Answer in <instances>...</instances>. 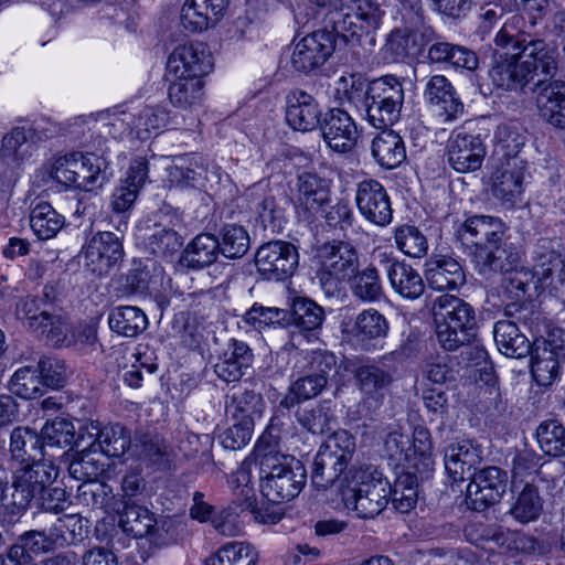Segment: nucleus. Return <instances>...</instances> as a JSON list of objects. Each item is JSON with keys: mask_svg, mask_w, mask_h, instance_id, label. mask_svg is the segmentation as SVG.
<instances>
[{"mask_svg": "<svg viewBox=\"0 0 565 565\" xmlns=\"http://www.w3.org/2000/svg\"><path fill=\"white\" fill-rule=\"evenodd\" d=\"M495 44L511 47L510 56H501L489 71L494 86L507 90H522L527 84L540 81H554L557 73L555 51L543 39H532L525 34H513L504 23L495 36Z\"/></svg>", "mask_w": 565, "mask_h": 565, "instance_id": "obj_1", "label": "nucleus"}, {"mask_svg": "<svg viewBox=\"0 0 565 565\" xmlns=\"http://www.w3.org/2000/svg\"><path fill=\"white\" fill-rule=\"evenodd\" d=\"M349 102L361 103L367 122L376 129L393 126L401 117L404 104V87L402 82L387 75L364 85L351 76V87L345 89Z\"/></svg>", "mask_w": 565, "mask_h": 565, "instance_id": "obj_2", "label": "nucleus"}, {"mask_svg": "<svg viewBox=\"0 0 565 565\" xmlns=\"http://www.w3.org/2000/svg\"><path fill=\"white\" fill-rule=\"evenodd\" d=\"M390 494L388 480L372 465L352 466L341 481L342 501L362 519L379 515L386 508Z\"/></svg>", "mask_w": 565, "mask_h": 565, "instance_id": "obj_3", "label": "nucleus"}, {"mask_svg": "<svg viewBox=\"0 0 565 565\" xmlns=\"http://www.w3.org/2000/svg\"><path fill=\"white\" fill-rule=\"evenodd\" d=\"M433 318L438 343L447 351L471 344L477 337L473 307L452 295H443L433 303Z\"/></svg>", "mask_w": 565, "mask_h": 565, "instance_id": "obj_4", "label": "nucleus"}, {"mask_svg": "<svg viewBox=\"0 0 565 565\" xmlns=\"http://www.w3.org/2000/svg\"><path fill=\"white\" fill-rule=\"evenodd\" d=\"M260 491L273 503L297 497L306 482L303 465L291 456L258 448Z\"/></svg>", "mask_w": 565, "mask_h": 565, "instance_id": "obj_5", "label": "nucleus"}, {"mask_svg": "<svg viewBox=\"0 0 565 565\" xmlns=\"http://www.w3.org/2000/svg\"><path fill=\"white\" fill-rule=\"evenodd\" d=\"M458 235L462 242L476 247L473 257L480 273L504 269L505 250L500 246L503 231L499 218L475 215L459 227Z\"/></svg>", "mask_w": 565, "mask_h": 565, "instance_id": "obj_6", "label": "nucleus"}, {"mask_svg": "<svg viewBox=\"0 0 565 565\" xmlns=\"http://www.w3.org/2000/svg\"><path fill=\"white\" fill-rule=\"evenodd\" d=\"M58 468L51 461L40 457L35 461L15 471L13 478V493L11 503L6 504V511L17 521L29 508L31 501L45 493L47 488L56 480Z\"/></svg>", "mask_w": 565, "mask_h": 565, "instance_id": "obj_7", "label": "nucleus"}, {"mask_svg": "<svg viewBox=\"0 0 565 565\" xmlns=\"http://www.w3.org/2000/svg\"><path fill=\"white\" fill-rule=\"evenodd\" d=\"M383 14L377 0H342L328 13V23L334 36L348 40L376 30Z\"/></svg>", "mask_w": 565, "mask_h": 565, "instance_id": "obj_8", "label": "nucleus"}, {"mask_svg": "<svg viewBox=\"0 0 565 565\" xmlns=\"http://www.w3.org/2000/svg\"><path fill=\"white\" fill-rule=\"evenodd\" d=\"M255 264L264 279L282 281L296 271L299 264L298 250L289 242L271 241L257 249Z\"/></svg>", "mask_w": 565, "mask_h": 565, "instance_id": "obj_9", "label": "nucleus"}, {"mask_svg": "<svg viewBox=\"0 0 565 565\" xmlns=\"http://www.w3.org/2000/svg\"><path fill=\"white\" fill-rule=\"evenodd\" d=\"M446 151L449 164L461 173L480 169L487 153L480 135L466 127L457 128L450 134Z\"/></svg>", "mask_w": 565, "mask_h": 565, "instance_id": "obj_10", "label": "nucleus"}, {"mask_svg": "<svg viewBox=\"0 0 565 565\" xmlns=\"http://www.w3.org/2000/svg\"><path fill=\"white\" fill-rule=\"evenodd\" d=\"M466 491V503L475 511H483L500 501L507 490V472L499 467H487L477 471Z\"/></svg>", "mask_w": 565, "mask_h": 565, "instance_id": "obj_11", "label": "nucleus"}, {"mask_svg": "<svg viewBox=\"0 0 565 565\" xmlns=\"http://www.w3.org/2000/svg\"><path fill=\"white\" fill-rule=\"evenodd\" d=\"M335 49V39L328 30L315 31L299 40L292 50L290 62L296 72L310 73L323 65Z\"/></svg>", "mask_w": 565, "mask_h": 565, "instance_id": "obj_12", "label": "nucleus"}, {"mask_svg": "<svg viewBox=\"0 0 565 565\" xmlns=\"http://www.w3.org/2000/svg\"><path fill=\"white\" fill-rule=\"evenodd\" d=\"M373 259L385 270L394 291L406 299H417L425 290L419 273L405 262H401L387 252L376 248Z\"/></svg>", "mask_w": 565, "mask_h": 565, "instance_id": "obj_13", "label": "nucleus"}, {"mask_svg": "<svg viewBox=\"0 0 565 565\" xmlns=\"http://www.w3.org/2000/svg\"><path fill=\"white\" fill-rule=\"evenodd\" d=\"M169 74L174 77L200 78L213 68L211 52L202 42H190L179 45L170 54L167 63Z\"/></svg>", "mask_w": 565, "mask_h": 565, "instance_id": "obj_14", "label": "nucleus"}, {"mask_svg": "<svg viewBox=\"0 0 565 565\" xmlns=\"http://www.w3.org/2000/svg\"><path fill=\"white\" fill-rule=\"evenodd\" d=\"M532 92L539 116L554 128L565 130V81H540Z\"/></svg>", "mask_w": 565, "mask_h": 565, "instance_id": "obj_15", "label": "nucleus"}, {"mask_svg": "<svg viewBox=\"0 0 565 565\" xmlns=\"http://www.w3.org/2000/svg\"><path fill=\"white\" fill-rule=\"evenodd\" d=\"M124 257L120 238L111 232H100L93 236L85 252V266L95 275L107 274Z\"/></svg>", "mask_w": 565, "mask_h": 565, "instance_id": "obj_16", "label": "nucleus"}, {"mask_svg": "<svg viewBox=\"0 0 565 565\" xmlns=\"http://www.w3.org/2000/svg\"><path fill=\"white\" fill-rule=\"evenodd\" d=\"M355 201L360 213L369 222L385 226L391 223L393 210L384 186L376 180H364L358 184Z\"/></svg>", "mask_w": 565, "mask_h": 565, "instance_id": "obj_17", "label": "nucleus"}, {"mask_svg": "<svg viewBox=\"0 0 565 565\" xmlns=\"http://www.w3.org/2000/svg\"><path fill=\"white\" fill-rule=\"evenodd\" d=\"M323 141L337 152L345 153L356 145L359 131L353 118L341 108L330 109L320 124Z\"/></svg>", "mask_w": 565, "mask_h": 565, "instance_id": "obj_18", "label": "nucleus"}, {"mask_svg": "<svg viewBox=\"0 0 565 565\" xmlns=\"http://www.w3.org/2000/svg\"><path fill=\"white\" fill-rule=\"evenodd\" d=\"M321 108L317 99L302 89H294L286 96V120L298 131H312L320 127Z\"/></svg>", "mask_w": 565, "mask_h": 565, "instance_id": "obj_19", "label": "nucleus"}, {"mask_svg": "<svg viewBox=\"0 0 565 565\" xmlns=\"http://www.w3.org/2000/svg\"><path fill=\"white\" fill-rule=\"evenodd\" d=\"M318 258L329 273L350 280L360 267L358 250L349 242L334 239L324 243L318 249Z\"/></svg>", "mask_w": 565, "mask_h": 565, "instance_id": "obj_20", "label": "nucleus"}, {"mask_svg": "<svg viewBox=\"0 0 565 565\" xmlns=\"http://www.w3.org/2000/svg\"><path fill=\"white\" fill-rule=\"evenodd\" d=\"M227 6L228 0H186L180 13L181 24L189 32H202L220 22Z\"/></svg>", "mask_w": 565, "mask_h": 565, "instance_id": "obj_21", "label": "nucleus"}, {"mask_svg": "<svg viewBox=\"0 0 565 565\" xmlns=\"http://www.w3.org/2000/svg\"><path fill=\"white\" fill-rule=\"evenodd\" d=\"M481 458L480 448L470 440L450 444L444 455L446 472L455 482L469 480L477 472Z\"/></svg>", "mask_w": 565, "mask_h": 565, "instance_id": "obj_22", "label": "nucleus"}, {"mask_svg": "<svg viewBox=\"0 0 565 565\" xmlns=\"http://www.w3.org/2000/svg\"><path fill=\"white\" fill-rule=\"evenodd\" d=\"M423 96L430 106L438 108L446 121L454 120L463 110V104L454 85L445 75L429 76L425 82Z\"/></svg>", "mask_w": 565, "mask_h": 565, "instance_id": "obj_23", "label": "nucleus"}, {"mask_svg": "<svg viewBox=\"0 0 565 565\" xmlns=\"http://www.w3.org/2000/svg\"><path fill=\"white\" fill-rule=\"evenodd\" d=\"M254 361L249 345L243 341L231 340L218 355L213 369L216 376L225 383L239 381Z\"/></svg>", "mask_w": 565, "mask_h": 565, "instance_id": "obj_24", "label": "nucleus"}, {"mask_svg": "<svg viewBox=\"0 0 565 565\" xmlns=\"http://www.w3.org/2000/svg\"><path fill=\"white\" fill-rule=\"evenodd\" d=\"M395 356L392 352L385 355L377 363H364L358 365L353 370V375L360 391L365 398L380 402L384 396L386 390L393 382V375L384 369V361L391 360Z\"/></svg>", "mask_w": 565, "mask_h": 565, "instance_id": "obj_25", "label": "nucleus"}, {"mask_svg": "<svg viewBox=\"0 0 565 565\" xmlns=\"http://www.w3.org/2000/svg\"><path fill=\"white\" fill-rule=\"evenodd\" d=\"M148 177V162L138 158L130 163L125 180L115 189L111 196L113 210L117 213H125L136 201L140 189L145 185Z\"/></svg>", "mask_w": 565, "mask_h": 565, "instance_id": "obj_26", "label": "nucleus"}, {"mask_svg": "<svg viewBox=\"0 0 565 565\" xmlns=\"http://www.w3.org/2000/svg\"><path fill=\"white\" fill-rule=\"evenodd\" d=\"M525 161L501 163L493 174L492 193L503 203L514 204L522 193Z\"/></svg>", "mask_w": 565, "mask_h": 565, "instance_id": "obj_27", "label": "nucleus"}, {"mask_svg": "<svg viewBox=\"0 0 565 565\" xmlns=\"http://www.w3.org/2000/svg\"><path fill=\"white\" fill-rule=\"evenodd\" d=\"M493 337L498 350L508 358H525L533 348V343L521 332L515 320L497 321Z\"/></svg>", "mask_w": 565, "mask_h": 565, "instance_id": "obj_28", "label": "nucleus"}, {"mask_svg": "<svg viewBox=\"0 0 565 565\" xmlns=\"http://www.w3.org/2000/svg\"><path fill=\"white\" fill-rule=\"evenodd\" d=\"M426 279L435 290H452L466 282L460 263L455 258L445 256L427 263Z\"/></svg>", "mask_w": 565, "mask_h": 565, "instance_id": "obj_29", "label": "nucleus"}, {"mask_svg": "<svg viewBox=\"0 0 565 565\" xmlns=\"http://www.w3.org/2000/svg\"><path fill=\"white\" fill-rule=\"evenodd\" d=\"M371 150L376 162L386 169H394L406 159L402 137L388 128L374 137Z\"/></svg>", "mask_w": 565, "mask_h": 565, "instance_id": "obj_30", "label": "nucleus"}, {"mask_svg": "<svg viewBox=\"0 0 565 565\" xmlns=\"http://www.w3.org/2000/svg\"><path fill=\"white\" fill-rule=\"evenodd\" d=\"M298 203L308 213L316 214L329 202L326 180L312 172H302L297 180Z\"/></svg>", "mask_w": 565, "mask_h": 565, "instance_id": "obj_31", "label": "nucleus"}, {"mask_svg": "<svg viewBox=\"0 0 565 565\" xmlns=\"http://www.w3.org/2000/svg\"><path fill=\"white\" fill-rule=\"evenodd\" d=\"M9 451L12 460L22 465L49 455L42 447L40 435L28 427H15L11 431Z\"/></svg>", "mask_w": 565, "mask_h": 565, "instance_id": "obj_32", "label": "nucleus"}, {"mask_svg": "<svg viewBox=\"0 0 565 565\" xmlns=\"http://www.w3.org/2000/svg\"><path fill=\"white\" fill-rule=\"evenodd\" d=\"M107 164L103 156L77 153L75 169L78 177H76L75 188L85 191L100 189L108 179L106 174Z\"/></svg>", "mask_w": 565, "mask_h": 565, "instance_id": "obj_33", "label": "nucleus"}, {"mask_svg": "<svg viewBox=\"0 0 565 565\" xmlns=\"http://www.w3.org/2000/svg\"><path fill=\"white\" fill-rule=\"evenodd\" d=\"M533 275L542 285L557 288L565 284V260L557 252L541 246L534 256Z\"/></svg>", "mask_w": 565, "mask_h": 565, "instance_id": "obj_34", "label": "nucleus"}, {"mask_svg": "<svg viewBox=\"0 0 565 565\" xmlns=\"http://www.w3.org/2000/svg\"><path fill=\"white\" fill-rule=\"evenodd\" d=\"M53 288L45 287L42 296H26L21 298L15 306V315L18 319L26 322L32 331H39L42 323L49 319L53 311L50 294Z\"/></svg>", "mask_w": 565, "mask_h": 565, "instance_id": "obj_35", "label": "nucleus"}, {"mask_svg": "<svg viewBox=\"0 0 565 565\" xmlns=\"http://www.w3.org/2000/svg\"><path fill=\"white\" fill-rule=\"evenodd\" d=\"M531 373L541 386H551L559 379L562 362L551 354L536 339L531 349Z\"/></svg>", "mask_w": 565, "mask_h": 565, "instance_id": "obj_36", "label": "nucleus"}, {"mask_svg": "<svg viewBox=\"0 0 565 565\" xmlns=\"http://www.w3.org/2000/svg\"><path fill=\"white\" fill-rule=\"evenodd\" d=\"M332 455L318 450L311 471V481L317 489H328L338 482V488H341V481L348 472L344 463L339 458L331 457Z\"/></svg>", "mask_w": 565, "mask_h": 565, "instance_id": "obj_37", "label": "nucleus"}, {"mask_svg": "<svg viewBox=\"0 0 565 565\" xmlns=\"http://www.w3.org/2000/svg\"><path fill=\"white\" fill-rule=\"evenodd\" d=\"M110 329L124 337L134 338L148 327L145 312L134 306H120L111 310L108 317Z\"/></svg>", "mask_w": 565, "mask_h": 565, "instance_id": "obj_38", "label": "nucleus"}, {"mask_svg": "<svg viewBox=\"0 0 565 565\" xmlns=\"http://www.w3.org/2000/svg\"><path fill=\"white\" fill-rule=\"evenodd\" d=\"M265 407L262 394L254 388H244L234 392L226 403V412L234 420L255 422L260 417Z\"/></svg>", "mask_w": 565, "mask_h": 565, "instance_id": "obj_39", "label": "nucleus"}, {"mask_svg": "<svg viewBox=\"0 0 565 565\" xmlns=\"http://www.w3.org/2000/svg\"><path fill=\"white\" fill-rule=\"evenodd\" d=\"M220 250V241L212 234H200L186 246L183 263L193 269L203 268L213 264Z\"/></svg>", "mask_w": 565, "mask_h": 565, "instance_id": "obj_40", "label": "nucleus"}, {"mask_svg": "<svg viewBox=\"0 0 565 565\" xmlns=\"http://www.w3.org/2000/svg\"><path fill=\"white\" fill-rule=\"evenodd\" d=\"M543 510V499L533 481H526L520 491L509 513L518 522L526 524L535 521Z\"/></svg>", "mask_w": 565, "mask_h": 565, "instance_id": "obj_41", "label": "nucleus"}, {"mask_svg": "<svg viewBox=\"0 0 565 565\" xmlns=\"http://www.w3.org/2000/svg\"><path fill=\"white\" fill-rule=\"evenodd\" d=\"M324 318V309L316 301L306 297L294 299L289 312V324L301 331H315L321 328Z\"/></svg>", "mask_w": 565, "mask_h": 565, "instance_id": "obj_42", "label": "nucleus"}, {"mask_svg": "<svg viewBox=\"0 0 565 565\" xmlns=\"http://www.w3.org/2000/svg\"><path fill=\"white\" fill-rule=\"evenodd\" d=\"M64 225V216L50 203L36 204L30 213V226L39 239L54 237Z\"/></svg>", "mask_w": 565, "mask_h": 565, "instance_id": "obj_43", "label": "nucleus"}, {"mask_svg": "<svg viewBox=\"0 0 565 565\" xmlns=\"http://www.w3.org/2000/svg\"><path fill=\"white\" fill-rule=\"evenodd\" d=\"M76 430L68 419L56 417L46 422L41 429V441L45 452L49 448L72 449L75 446Z\"/></svg>", "mask_w": 565, "mask_h": 565, "instance_id": "obj_44", "label": "nucleus"}, {"mask_svg": "<svg viewBox=\"0 0 565 565\" xmlns=\"http://www.w3.org/2000/svg\"><path fill=\"white\" fill-rule=\"evenodd\" d=\"M154 523L153 514L145 507L125 502L119 515L122 531L136 539L146 537Z\"/></svg>", "mask_w": 565, "mask_h": 565, "instance_id": "obj_45", "label": "nucleus"}, {"mask_svg": "<svg viewBox=\"0 0 565 565\" xmlns=\"http://www.w3.org/2000/svg\"><path fill=\"white\" fill-rule=\"evenodd\" d=\"M540 449L551 457L565 456V426L557 419L543 420L536 428Z\"/></svg>", "mask_w": 565, "mask_h": 565, "instance_id": "obj_46", "label": "nucleus"}, {"mask_svg": "<svg viewBox=\"0 0 565 565\" xmlns=\"http://www.w3.org/2000/svg\"><path fill=\"white\" fill-rule=\"evenodd\" d=\"M387 330L388 323L384 316L369 309L358 315L351 333L362 347H366L370 340L385 337Z\"/></svg>", "mask_w": 565, "mask_h": 565, "instance_id": "obj_47", "label": "nucleus"}, {"mask_svg": "<svg viewBox=\"0 0 565 565\" xmlns=\"http://www.w3.org/2000/svg\"><path fill=\"white\" fill-rule=\"evenodd\" d=\"M297 422L308 431L321 435L330 429L333 412L328 403L299 406L296 411Z\"/></svg>", "mask_w": 565, "mask_h": 565, "instance_id": "obj_48", "label": "nucleus"}, {"mask_svg": "<svg viewBox=\"0 0 565 565\" xmlns=\"http://www.w3.org/2000/svg\"><path fill=\"white\" fill-rule=\"evenodd\" d=\"M350 281L352 295L361 301H377L383 295L379 271L373 265L363 270L358 269Z\"/></svg>", "mask_w": 565, "mask_h": 565, "instance_id": "obj_49", "label": "nucleus"}, {"mask_svg": "<svg viewBox=\"0 0 565 565\" xmlns=\"http://www.w3.org/2000/svg\"><path fill=\"white\" fill-rule=\"evenodd\" d=\"M202 81L194 77H174L169 87V99L180 108H191L198 105L202 97Z\"/></svg>", "mask_w": 565, "mask_h": 565, "instance_id": "obj_50", "label": "nucleus"}, {"mask_svg": "<svg viewBox=\"0 0 565 565\" xmlns=\"http://www.w3.org/2000/svg\"><path fill=\"white\" fill-rule=\"evenodd\" d=\"M324 387L326 380L323 375L313 376L308 372L292 383L288 393L280 401V406L289 409L306 399L316 397Z\"/></svg>", "mask_w": 565, "mask_h": 565, "instance_id": "obj_51", "label": "nucleus"}, {"mask_svg": "<svg viewBox=\"0 0 565 565\" xmlns=\"http://www.w3.org/2000/svg\"><path fill=\"white\" fill-rule=\"evenodd\" d=\"M85 525L82 516L75 513L64 514L50 527V535L54 544L64 546L76 544L84 539Z\"/></svg>", "mask_w": 565, "mask_h": 565, "instance_id": "obj_52", "label": "nucleus"}, {"mask_svg": "<svg viewBox=\"0 0 565 565\" xmlns=\"http://www.w3.org/2000/svg\"><path fill=\"white\" fill-rule=\"evenodd\" d=\"M525 145V136L509 127H500L497 134L494 157L501 163L524 161L520 153Z\"/></svg>", "mask_w": 565, "mask_h": 565, "instance_id": "obj_53", "label": "nucleus"}, {"mask_svg": "<svg viewBox=\"0 0 565 565\" xmlns=\"http://www.w3.org/2000/svg\"><path fill=\"white\" fill-rule=\"evenodd\" d=\"M390 498L393 507L401 513L409 512L418 500V482L411 472L401 473L391 488Z\"/></svg>", "mask_w": 565, "mask_h": 565, "instance_id": "obj_54", "label": "nucleus"}, {"mask_svg": "<svg viewBox=\"0 0 565 565\" xmlns=\"http://www.w3.org/2000/svg\"><path fill=\"white\" fill-rule=\"evenodd\" d=\"M43 382L38 367L18 369L9 381V390L14 395L31 399L42 395Z\"/></svg>", "mask_w": 565, "mask_h": 565, "instance_id": "obj_55", "label": "nucleus"}, {"mask_svg": "<svg viewBox=\"0 0 565 565\" xmlns=\"http://www.w3.org/2000/svg\"><path fill=\"white\" fill-rule=\"evenodd\" d=\"M130 434L120 424L106 426L98 439V449L107 457H120L130 447Z\"/></svg>", "mask_w": 565, "mask_h": 565, "instance_id": "obj_56", "label": "nucleus"}, {"mask_svg": "<svg viewBox=\"0 0 565 565\" xmlns=\"http://www.w3.org/2000/svg\"><path fill=\"white\" fill-rule=\"evenodd\" d=\"M541 457L531 449L519 450L512 460V488L514 491L523 486L531 478V481H535L536 475L540 470Z\"/></svg>", "mask_w": 565, "mask_h": 565, "instance_id": "obj_57", "label": "nucleus"}, {"mask_svg": "<svg viewBox=\"0 0 565 565\" xmlns=\"http://www.w3.org/2000/svg\"><path fill=\"white\" fill-rule=\"evenodd\" d=\"M250 238L247 231L236 224H227L222 228L220 250L227 258H241L249 249Z\"/></svg>", "mask_w": 565, "mask_h": 565, "instance_id": "obj_58", "label": "nucleus"}, {"mask_svg": "<svg viewBox=\"0 0 565 565\" xmlns=\"http://www.w3.org/2000/svg\"><path fill=\"white\" fill-rule=\"evenodd\" d=\"M26 134L23 128H13L8 132L1 142L0 156L9 167H17L28 156Z\"/></svg>", "mask_w": 565, "mask_h": 565, "instance_id": "obj_59", "label": "nucleus"}, {"mask_svg": "<svg viewBox=\"0 0 565 565\" xmlns=\"http://www.w3.org/2000/svg\"><path fill=\"white\" fill-rule=\"evenodd\" d=\"M79 503L90 509H107L114 499L113 488L105 482H83L77 488Z\"/></svg>", "mask_w": 565, "mask_h": 565, "instance_id": "obj_60", "label": "nucleus"}, {"mask_svg": "<svg viewBox=\"0 0 565 565\" xmlns=\"http://www.w3.org/2000/svg\"><path fill=\"white\" fill-rule=\"evenodd\" d=\"M395 243L401 252L409 257L420 258L427 254L426 236L413 225H403L395 231Z\"/></svg>", "mask_w": 565, "mask_h": 565, "instance_id": "obj_61", "label": "nucleus"}, {"mask_svg": "<svg viewBox=\"0 0 565 565\" xmlns=\"http://www.w3.org/2000/svg\"><path fill=\"white\" fill-rule=\"evenodd\" d=\"M173 170L172 175L191 186H202V181L206 178L204 159L195 153L179 158Z\"/></svg>", "mask_w": 565, "mask_h": 565, "instance_id": "obj_62", "label": "nucleus"}, {"mask_svg": "<svg viewBox=\"0 0 565 565\" xmlns=\"http://www.w3.org/2000/svg\"><path fill=\"white\" fill-rule=\"evenodd\" d=\"M319 449L348 466L355 451V439L349 431L340 429L330 435Z\"/></svg>", "mask_w": 565, "mask_h": 565, "instance_id": "obj_63", "label": "nucleus"}, {"mask_svg": "<svg viewBox=\"0 0 565 565\" xmlns=\"http://www.w3.org/2000/svg\"><path fill=\"white\" fill-rule=\"evenodd\" d=\"M94 451H82L75 456L68 466V473L71 478L82 481H96L97 477L104 471V463H102L93 455Z\"/></svg>", "mask_w": 565, "mask_h": 565, "instance_id": "obj_64", "label": "nucleus"}]
</instances>
